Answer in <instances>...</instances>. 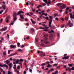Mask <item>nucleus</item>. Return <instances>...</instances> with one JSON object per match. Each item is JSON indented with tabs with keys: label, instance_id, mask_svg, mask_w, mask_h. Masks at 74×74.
<instances>
[{
	"label": "nucleus",
	"instance_id": "obj_12",
	"mask_svg": "<svg viewBox=\"0 0 74 74\" xmlns=\"http://www.w3.org/2000/svg\"><path fill=\"white\" fill-rule=\"evenodd\" d=\"M20 18L22 19H24V18H23V15L21 14L20 15Z\"/></svg>",
	"mask_w": 74,
	"mask_h": 74
},
{
	"label": "nucleus",
	"instance_id": "obj_26",
	"mask_svg": "<svg viewBox=\"0 0 74 74\" xmlns=\"http://www.w3.org/2000/svg\"><path fill=\"white\" fill-rule=\"evenodd\" d=\"M16 53H15L13 54H10V56H14V55H16Z\"/></svg>",
	"mask_w": 74,
	"mask_h": 74
},
{
	"label": "nucleus",
	"instance_id": "obj_50",
	"mask_svg": "<svg viewBox=\"0 0 74 74\" xmlns=\"http://www.w3.org/2000/svg\"><path fill=\"white\" fill-rule=\"evenodd\" d=\"M44 31L45 32H48V31H49V30L46 29H45L44 30Z\"/></svg>",
	"mask_w": 74,
	"mask_h": 74
},
{
	"label": "nucleus",
	"instance_id": "obj_44",
	"mask_svg": "<svg viewBox=\"0 0 74 74\" xmlns=\"http://www.w3.org/2000/svg\"><path fill=\"white\" fill-rule=\"evenodd\" d=\"M68 19H69V18L68 17H65V20L66 21H68Z\"/></svg>",
	"mask_w": 74,
	"mask_h": 74
},
{
	"label": "nucleus",
	"instance_id": "obj_10",
	"mask_svg": "<svg viewBox=\"0 0 74 74\" xmlns=\"http://www.w3.org/2000/svg\"><path fill=\"white\" fill-rule=\"evenodd\" d=\"M13 18L16 17V13L15 12H14L13 14Z\"/></svg>",
	"mask_w": 74,
	"mask_h": 74
},
{
	"label": "nucleus",
	"instance_id": "obj_51",
	"mask_svg": "<svg viewBox=\"0 0 74 74\" xmlns=\"http://www.w3.org/2000/svg\"><path fill=\"white\" fill-rule=\"evenodd\" d=\"M70 9V8H66V11H67L69 10Z\"/></svg>",
	"mask_w": 74,
	"mask_h": 74
},
{
	"label": "nucleus",
	"instance_id": "obj_58",
	"mask_svg": "<svg viewBox=\"0 0 74 74\" xmlns=\"http://www.w3.org/2000/svg\"><path fill=\"white\" fill-rule=\"evenodd\" d=\"M8 22H9V20H8V19H7L6 20V22H7V23H8Z\"/></svg>",
	"mask_w": 74,
	"mask_h": 74
},
{
	"label": "nucleus",
	"instance_id": "obj_32",
	"mask_svg": "<svg viewBox=\"0 0 74 74\" xmlns=\"http://www.w3.org/2000/svg\"><path fill=\"white\" fill-rule=\"evenodd\" d=\"M44 37H48V35L47 34H45L44 36Z\"/></svg>",
	"mask_w": 74,
	"mask_h": 74
},
{
	"label": "nucleus",
	"instance_id": "obj_33",
	"mask_svg": "<svg viewBox=\"0 0 74 74\" xmlns=\"http://www.w3.org/2000/svg\"><path fill=\"white\" fill-rule=\"evenodd\" d=\"M17 51L19 52H22V50L21 49H18Z\"/></svg>",
	"mask_w": 74,
	"mask_h": 74
},
{
	"label": "nucleus",
	"instance_id": "obj_2",
	"mask_svg": "<svg viewBox=\"0 0 74 74\" xmlns=\"http://www.w3.org/2000/svg\"><path fill=\"white\" fill-rule=\"evenodd\" d=\"M66 8V5L64 4L62 5V6L60 7V9H64V8Z\"/></svg>",
	"mask_w": 74,
	"mask_h": 74
},
{
	"label": "nucleus",
	"instance_id": "obj_64",
	"mask_svg": "<svg viewBox=\"0 0 74 74\" xmlns=\"http://www.w3.org/2000/svg\"><path fill=\"white\" fill-rule=\"evenodd\" d=\"M24 74H26V71H24Z\"/></svg>",
	"mask_w": 74,
	"mask_h": 74
},
{
	"label": "nucleus",
	"instance_id": "obj_28",
	"mask_svg": "<svg viewBox=\"0 0 74 74\" xmlns=\"http://www.w3.org/2000/svg\"><path fill=\"white\" fill-rule=\"evenodd\" d=\"M30 32H33L34 31V29L32 28L30 30Z\"/></svg>",
	"mask_w": 74,
	"mask_h": 74
},
{
	"label": "nucleus",
	"instance_id": "obj_61",
	"mask_svg": "<svg viewBox=\"0 0 74 74\" xmlns=\"http://www.w3.org/2000/svg\"><path fill=\"white\" fill-rule=\"evenodd\" d=\"M60 67V66H58L56 68V69H59Z\"/></svg>",
	"mask_w": 74,
	"mask_h": 74
},
{
	"label": "nucleus",
	"instance_id": "obj_45",
	"mask_svg": "<svg viewBox=\"0 0 74 74\" xmlns=\"http://www.w3.org/2000/svg\"><path fill=\"white\" fill-rule=\"evenodd\" d=\"M71 25L69 26V27H72L73 26V23H71V24H70Z\"/></svg>",
	"mask_w": 74,
	"mask_h": 74
},
{
	"label": "nucleus",
	"instance_id": "obj_17",
	"mask_svg": "<svg viewBox=\"0 0 74 74\" xmlns=\"http://www.w3.org/2000/svg\"><path fill=\"white\" fill-rule=\"evenodd\" d=\"M52 67V65L50 64H48L47 66V67L49 68H51V67Z\"/></svg>",
	"mask_w": 74,
	"mask_h": 74
},
{
	"label": "nucleus",
	"instance_id": "obj_16",
	"mask_svg": "<svg viewBox=\"0 0 74 74\" xmlns=\"http://www.w3.org/2000/svg\"><path fill=\"white\" fill-rule=\"evenodd\" d=\"M71 21L70 20H69L68 23L67 24V26H69L70 24H71Z\"/></svg>",
	"mask_w": 74,
	"mask_h": 74
},
{
	"label": "nucleus",
	"instance_id": "obj_59",
	"mask_svg": "<svg viewBox=\"0 0 74 74\" xmlns=\"http://www.w3.org/2000/svg\"><path fill=\"white\" fill-rule=\"evenodd\" d=\"M20 66H18V67H17V69L18 70H19V69H20Z\"/></svg>",
	"mask_w": 74,
	"mask_h": 74
},
{
	"label": "nucleus",
	"instance_id": "obj_35",
	"mask_svg": "<svg viewBox=\"0 0 74 74\" xmlns=\"http://www.w3.org/2000/svg\"><path fill=\"white\" fill-rule=\"evenodd\" d=\"M32 10L33 12H35V11H36V10L35 9H32Z\"/></svg>",
	"mask_w": 74,
	"mask_h": 74
},
{
	"label": "nucleus",
	"instance_id": "obj_11",
	"mask_svg": "<svg viewBox=\"0 0 74 74\" xmlns=\"http://www.w3.org/2000/svg\"><path fill=\"white\" fill-rule=\"evenodd\" d=\"M69 14L70 15V17L71 18H73V17L74 16V14H73V15H72V14L71 13H69Z\"/></svg>",
	"mask_w": 74,
	"mask_h": 74
},
{
	"label": "nucleus",
	"instance_id": "obj_53",
	"mask_svg": "<svg viewBox=\"0 0 74 74\" xmlns=\"http://www.w3.org/2000/svg\"><path fill=\"white\" fill-rule=\"evenodd\" d=\"M42 25L43 26H44V27H46L47 25L44 24H43Z\"/></svg>",
	"mask_w": 74,
	"mask_h": 74
},
{
	"label": "nucleus",
	"instance_id": "obj_18",
	"mask_svg": "<svg viewBox=\"0 0 74 74\" xmlns=\"http://www.w3.org/2000/svg\"><path fill=\"white\" fill-rule=\"evenodd\" d=\"M54 16H60V15H58V13L54 14Z\"/></svg>",
	"mask_w": 74,
	"mask_h": 74
},
{
	"label": "nucleus",
	"instance_id": "obj_37",
	"mask_svg": "<svg viewBox=\"0 0 74 74\" xmlns=\"http://www.w3.org/2000/svg\"><path fill=\"white\" fill-rule=\"evenodd\" d=\"M50 63V62H45V64H49Z\"/></svg>",
	"mask_w": 74,
	"mask_h": 74
},
{
	"label": "nucleus",
	"instance_id": "obj_63",
	"mask_svg": "<svg viewBox=\"0 0 74 74\" xmlns=\"http://www.w3.org/2000/svg\"><path fill=\"white\" fill-rule=\"evenodd\" d=\"M0 70L1 71V72H2V71H3V69H2L1 68H0Z\"/></svg>",
	"mask_w": 74,
	"mask_h": 74
},
{
	"label": "nucleus",
	"instance_id": "obj_40",
	"mask_svg": "<svg viewBox=\"0 0 74 74\" xmlns=\"http://www.w3.org/2000/svg\"><path fill=\"white\" fill-rule=\"evenodd\" d=\"M4 11V10H2L1 12L0 11V14H1L3 13V12Z\"/></svg>",
	"mask_w": 74,
	"mask_h": 74
},
{
	"label": "nucleus",
	"instance_id": "obj_25",
	"mask_svg": "<svg viewBox=\"0 0 74 74\" xmlns=\"http://www.w3.org/2000/svg\"><path fill=\"white\" fill-rule=\"evenodd\" d=\"M19 59H18L16 61V64H18V63H19Z\"/></svg>",
	"mask_w": 74,
	"mask_h": 74
},
{
	"label": "nucleus",
	"instance_id": "obj_4",
	"mask_svg": "<svg viewBox=\"0 0 74 74\" xmlns=\"http://www.w3.org/2000/svg\"><path fill=\"white\" fill-rule=\"evenodd\" d=\"M43 1H44L45 3H46V4H51V2L49 1L48 2V0H43Z\"/></svg>",
	"mask_w": 74,
	"mask_h": 74
},
{
	"label": "nucleus",
	"instance_id": "obj_15",
	"mask_svg": "<svg viewBox=\"0 0 74 74\" xmlns=\"http://www.w3.org/2000/svg\"><path fill=\"white\" fill-rule=\"evenodd\" d=\"M31 20L32 21V23L33 24H35V23H36V21H33V19H31Z\"/></svg>",
	"mask_w": 74,
	"mask_h": 74
},
{
	"label": "nucleus",
	"instance_id": "obj_30",
	"mask_svg": "<svg viewBox=\"0 0 74 74\" xmlns=\"http://www.w3.org/2000/svg\"><path fill=\"white\" fill-rule=\"evenodd\" d=\"M3 56H6V52L4 51L3 52Z\"/></svg>",
	"mask_w": 74,
	"mask_h": 74
},
{
	"label": "nucleus",
	"instance_id": "obj_6",
	"mask_svg": "<svg viewBox=\"0 0 74 74\" xmlns=\"http://www.w3.org/2000/svg\"><path fill=\"white\" fill-rule=\"evenodd\" d=\"M24 14V12L22 10H20L18 12V13H17V14L18 15L19 14Z\"/></svg>",
	"mask_w": 74,
	"mask_h": 74
},
{
	"label": "nucleus",
	"instance_id": "obj_31",
	"mask_svg": "<svg viewBox=\"0 0 74 74\" xmlns=\"http://www.w3.org/2000/svg\"><path fill=\"white\" fill-rule=\"evenodd\" d=\"M46 65L45 63H43L42 64L40 65V66H44Z\"/></svg>",
	"mask_w": 74,
	"mask_h": 74
},
{
	"label": "nucleus",
	"instance_id": "obj_19",
	"mask_svg": "<svg viewBox=\"0 0 74 74\" xmlns=\"http://www.w3.org/2000/svg\"><path fill=\"white\" fill-rule=\"evenodd\" d=\"M67 69H67L66 68V71H67L68 70L69 71H71V69H70V68L68 67Z\"/></svg>",
	"mask_w": 74,
	"mask_h": 74
},
{
	"label": "nucleus",
	"instance_id": "obj_46",
	"mask_svg": "<svg viewBox=\"0 0 74 74\" xmlns=\"http://www.w3.org/2000/svg\"><path fill=\"white\" fill-rule=\"evenodd\" d=\"M2 7H3V8L4 7H5V5H2Z\"/></svg>",
	"mask_w": 74,
	"mask_h": 74
},
{
	"label": "nucleus",
	"instance_id": "obj_13",
	"mask_svg": "<svg viewBox=\"0 0 74 74\" xmlns=\"http://www.w3.org/2000/svg\"><path fill=\"white\" fill-rule=\"evenodd\" d=\"M49 27L42 28V27H40L39 28L40 29H48Z\"/></svg>",
	"mask_w": 74,
	"mask_h": 74
},
{
	"label": "nucleus",
	"instance_id": "obj_8",
	"mask_svg": "<svg viewBox=\"0 0 74 74\" xmlns=\"http://www.w3.org/2000/svg\"><path fill=\"white\" fill-rule=\"evenodd\" d=\"M62 59H65L66 60V59H69V56H64V57L62 58Z\"/></svg>",
	"mask_w": 74,
	"mask_h": 74
},
{
	"label": "nucleus",
	"instance_id": "obj_14",
	"mask_svg": "<svg viewBox=\"0 0 74 74\" xmlns=\"http://www.w3.org/2000/svg\"><path fill=\"white\" fill-rule=\"evenodd\" d=\"M43 42L45 43L46 44H48L50 43V42L48 41H43Z\"/></svg>",
	"mask_w": 74,
	"mask_h": 74
},
{
	"label": "nucleus",
	"instance_id": "obj_24",
	"mask_svg": "<svg viewBox=\"0 0 74 74\" xmlns=\"http://www.w3.org/2000/svg\"><path fill=\"white\" fill-rule=\"evenodd\" d=\"M14 18H13L14 19V21H13V22H15V21L16 20V19H17V18H16V17H14Z\"/></svg>",
	"mask_w": 74,
	"mask_h": 74
},
{
	"label": "nucleus",
	"instance_id": "obj_20",
	"mask_svg": "<svg viewBox=\"0 0 74 74\" xmlns=\"http://www.w3.org/2000/svg\"><path fill=\"white\" fill-rule=\"evenodd\" d=\"M54 71V69L53 68L51 69V70H49V71L48 73H49V72H51V71Z\"/></svg>",
	"mask_w": 74,
	"mask_h": 74
},
{
	"label": "nucleus",
	"instance_id": "obj_62",
	"mask_svg": "<svg viewBox=\"0 0 74 74\" xmlns=\"http://www.w3.org/2000/svg\"><path fill=\"white\" fill-rule=\"evenodd\" d=\"M25 21H28V19L27 18H25Z\"/></svg>",
	"mask_w": 74,
	"mask_h": 74
},
{
	"label": "nucleus",
	"instance_id": "obj_57",
	"mask_svg": "<svg viewBox=\"0 0 74 74\" xmlns=\"http://www.w3.org/2000/svg\"><path fill=\"white\" fill-rule=\"evenodd\" d=\"M41 45H42V46L43 47V46H44L45 45L43 43H41Z\"/></svg>",
	"mask_w": 74,
	"mask_h": 74
},
{
	"label": "nucleus",
	"instance_id": "obj_43",
	"mask_svg": "<svg viewBox=\"0 0 74 74\" xmlns=\"http://www.w3.org/2000/svg\"><path fill=\"white\" fill-rule=\"evenodd\" d=\"M40 7H41V5H38V6L36 7V8H40Z\"/></svg>",
	"mask_w": 74,
	"mask_h": 74
},
{
	"label": "nucleus",
	"instance_id": "obj_55",
	"mask_svg": "<svg viewBox=\"0 0 74 74\" xmlns=\"http://www.w3.org/2000/svg\"><path fill=\"white\" fill-rule=\"evenodd\" d=\"M42 4L43 6H45V5H46V4L44 3H43Z\"/></svg>",
	"mask_w": 74,
	"mask_h": 74
},
{
	"label": "nucleus",
	"instance_id": "obj_21",
	"mask_svg": "<svg viewBox=\"0 0 74 74\" xmlns=\"http://www.w3.org/2000/svg\"><path fill=\"white\" fill-rule=\"evenodd\" d=\"M5 62L7 64H8V63H10V61H9V60H8L5 61Z\"/></svg>",
	"mask_w": 74,
	"mask_h": 74
},
{
	"label": "nucleus",
	"instance_id": "obj_27",
	"mask_svg": "<svg viewBox=\"0 0 74 74\" xmlns=\"http://www.w3.org/2000/svg\"><path fill=\"white\" fill-rule=\"evenodd\" d=\"M14 22L13 21H12L11 23H10L9 24V25H10V26H11V25H14Z\"/></svg>",
	"mask_w": 74,
	"mask_h": 74
},
{
	"label": "nucleus",
	"instance_id": "obj_60",
	"mask_svg": "<svg viewBox=\"0 0 74 74\" xmlns=\"http://www.w3.org/2000/svg\"><path fill=\"white\" fill-rule=\"evenodd\" d=\"M59 11H60V12H62L63 10H59Z\"/></svg>",
	"mask_w": 74,
	"mask_h": 74
},
{
	"label": "nucleus",
	"instance_id": "obj_38",
	"mask_svg": "<svg viewBox=\"0 0 74 74\" xmlns=\"http://www.w3.org/2000/svg\"><path fill=\"white\" fill-rule=\"evenodd\" d=\"M48 38L46 37L45 38H44L45 41H47V40H48Z\"/></svg>",
	"mask_w": 74,
	"mask_h": 74
},
{
	"label": "nucleus",
	"instance_id": "obj_1",
	"mask_svg": "<svg viewBox=\"0 0 74 74\" xmlns=\"http://www.w3.org/2000/svg\"><path fill=\"white\" fill-rule=\"evenodd\" d=\"M40 56L42 57V56H45V54L44 53L43 51H40Z\"/></svg>",
	"mask_w": 74,
	"mask_h": 74
},
{
	"label": "nucleus",
	"instance_id": "obj_47",
	"mask_svg": "<svg viewBox=\"0 0 74 74\" xmlns=\"http://www.w3.org/2000/svg\"><path fill=\"white\" fill-rule=\"evenodd\" d=\"M3 18H1V23H2V22H3Z\"/></svg>",
	"mask_w": 74,
	"mask_h": 74
},
{
	"label": "nucleus",
	"instance_id": "obj_48",
	"mask_svg": "<svg viewBox=\"0 0 74 74\" xmlns=\"http://www.w3.org/2000/svg\"><path fill=\"white\" fill-rule=\"evenodd\" d=\"M27 15L30 16H32V15H30V14H29V13H27Z\"/></svg>",
	"mask_w": 74,
	"mask_h": 74
},
{
	"label": "nucleus",
	"instance_id": "obj_56",
	"mask_svg": "<svg viewBox=\"0 0 74 74\" xmlns=\"http://www.w3.org/2000/svg\"><path fill=\"white\" fill-rule=\"evenodd\" d=\"M50 31L51 33H54V31L53 30H52Z\"/></svg>",
	"mask_w": 74,
	"mask_h": 74
},
{
	"label": "nucleus",
	"instance_id": "obj_23",
	"mask_svg": "<svg viewBox=\"0 0 74 74\" xmlns=\"http://www.w3.org/2000/svg\"><path fill=\"white\" fill-rule=\"evenodd\" d=\"M73 64H68V66H69V67H73Z\"/></svg>",
	"mask_w": 74,
	"mask_h": 74
},
{
	"label": "nucleus",
	"instance_id": "obj_22",
	"mask_svg": "<svg viewBox=\"0 0 74 74\" xmlns=\"http://www.w3.org/2000/svg\"><path fill=\"white\" fill-rule=\"evenodd\" d=\"M61 5H62V3H58V4H57V6L59 7V6H60Z\"/></svg>",
	"mask_w": 74,
	"mask_h": 74
},
{
	"label": "nucleus",
	"instance_id": "obj_42",
	"mask_svg": "<svg viewBox=\"0 0 74 74\" xmlns=\"http://www.w3.org/2000/svg\"><path fill=\"white\" fill-rule=\"evenodd\" d=\"M12 72L10 71H8V74H12Z\"/></svg>",
	"mask_w": 74,
	"mask_h": 74
},
{
	"label": "nucleus",
	"instance_id": "obj_34",
	"mask_svg": "<svg viewBox=\"0 0 74 74\" xmlns=\"http://www.w3.org/2000/svg\"><path fill=\"white\" fill-rule=\"evenodd\" d=\"M9 67H10V68H11V67H12V66H11V64L10 63L9 64Z\"/></svg>",
	"mask_w": 74,
	"mask_h": 74
},
{
	"label": "nucleus",
	"instance_id": "obj_52",
	"mask_svg": "<svg viewBox=\"0 0 74 74\" xmlns=\"http://www.w3.org/2000/svg\"><path fill=\"white\" fill-rule=\"evenodd\" d=\"M55 19H56V21H59V18H56Z\"/></svg>",
	"mask_w": 74,
	"mask_h": 74
},
{
	"label": "nucleus",
	"instance_id": "obj_3",
	"mask_svg": "<svg viewBox=\"0 0 74 74\" xmlns=\"http://www.w3.org/2000/svg\"><path fill=\"white\" fill-rule=\"evenodd\" d=\"M0 66L1 67H6V69H8V66H7V65L5 64L3 65H2L1 64H0Z\"/></svg>",
	"mask_w": 74,
	"mask_h": 74
},
{
	"label": "nucleus",
	"instance_id": "obj_36",
	"mask_svg": "<svg viewBox=\"0 0 74 74\" xmlns=\"http://www.w3.org/2000/svg\"><path fill=\"white\" fill-rule=\"evenodd\" d=\"M10 16L9 15L6 18V19H9L10 18Z\"/></svg>",
	"mask_w": 74,
	"mask_h": 74
},
{
	"label": "nucleus",
	"instance_id": "obj_39",
	"mask_svg": "<svg viewBox=\"0 0 74 74\" xmlns=\"http://www.w3.org/2000/svg\"><path fill=\"white\" fill-rule=\"evenodd\" d=\"M17 45L18 47H20V43H19V42H18L17 43Z\"/></svg>",
	"mask_w": 74,
	"mask_h": 74
},
{
	"label": "nucleus",
	"instance_id": "obj_41",
	"mask_svg": "<svg viewBox=\"0 0 74 74\" xmlns=\"http://www.w3.org/2000/svg\"><path fill=\"white\" fill-rule=\"evenodd\" d=\"M45 19H46V20H48L49 19V17H46L45 18Z\"/></svg>",
	"mask_w": 74,
	"mask_h": 74
},
{
	"label": "nucleus",
	"instance_id": "obj_5",
	"mask_svg": "<svg viewBox=\"0 0 74 74\" xmlns=\"http://www.w3.org/2000/svg\"><path fill=\"white\" fill-rule=\"evenodd\" d=\"M52 22V20H51V21L49 23V27H52V26H51Z\"/></svg>",
	"mask_w": 74,
	"mask_h": 74
},
{
	"label": "nucleus",
	"instance_id": "obj_54",
	"mask_svg": "<svg viewBox=\"0 0 74 74\" xmlns=\"http://www.w3.org/2000/svg\"><path fill=\"white\" fill-rule=\"evenodd\" d=\"M71 69L72 70H74V67H73L71 68Z\"/></svg>",
	"mask_w": 74,
	"mask_h": 74
},
{
	"label": "nucleus",
	"instance_id": "obj_7",
	"mask_svg": "<svg viewBox=\"0 0 74 74\" xmlns=\"http://www.w3.org/2000/svg\"><path fill=\"white\" fill-rule=\"evenodd\" d=\"M7 27H4L2 29H1V31H5L6 30H7Z\"/></svg>",
	"mask_w": 74,
	"mask_h": 74
},
{
	"label": "nucleus",
	"instance_id": "obj_29",
	"mask_svg": "<svg viewBox=\"0 0 74 74\" xmlns=\"http://www.w3.org/2000/svg\"><path fill=\"white\" fill-rule=\"evenodd\" d=\"M53 37V34H51L50 35V37H49V38H52Z\"/></svg>",
	"mask_w": 74,
	"mask_h": 74
},
{
	"label": "nucleus",
	"instance_id": "obj_9",
	"mask_svg": "<svg viewBox=\"0 0 74 74\" xmlns=\"http://www.w3.org/2000/svg\"><path fill=\"white\" fill-rule=\"evenodd\" d=\"M10 47L11 48H16V45H10Z\"/></svg>",
	"mask_w": 74,
	"mask_h": 74
},
{
	"label": "nucleus",
	"instance_id": "obj_49",
	"mask_svg": "<svg viewBox=\"0 0 74 74\" xmlns=\"http://www.w3.org/2000/svg\"><path fill=\"white\" fill-rule=\"evenodd\" d=\"M20 61H21V62H23V59H20Z\"/></svg>",
	"mask_w": 74,
	"mask_h": 74
}]
</instances>
